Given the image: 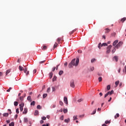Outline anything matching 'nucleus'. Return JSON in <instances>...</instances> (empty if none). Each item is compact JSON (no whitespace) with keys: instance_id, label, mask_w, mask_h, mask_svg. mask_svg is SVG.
<instances>
[{"instance_id":"f257e3e1","label":"nucleus","mask_w":126,"mask_h":126,"mask_svg":"<svg viewBox=\"0 0 126 126\" xmlns=\"http://www.w3.org/2000/svg\"><path fill=\"white\" fill-rule=\"evenodd\" d=\"M75 59L72 60L70 63L68 64V67L69 68H71L72 66L75 65V66H77L78 65V63H79V58H77L75 62Z\"/></svg>"},{"instance_id":"f03ea898","label":"nucleus","mask_w":126,"mask_h":126,"mask_svg":"<svg viewBox=\"0 0 126 126\" xmlns=\"http://www.w3.org/2000/svg\"><path fill=\"white\" fill-rule=\"evenodd\" d=\"M111 49H112V45H109L106 48V54H110L111 53Z\"/></svg>"},{"instance_id":"7ed1b4c3","label":"nucleus","mask_w":126,"mask_h":126,"mask_svg":"<svg viewBox=\"0 0 126 126\" xmlns=\"http://www.w3.org/2000/svg\"><path fill=\"white\" fill-rule=\"evenodd\" d=\"M114 93V91L112 90L111 91H109L107 92L104 95V98H106V97L108 96V95H112Z\"/></svg>"},{"instance_id":"20e7f679","label":"nucleus","mask_w":126,"mask_h":126,"mask_svg":"<svg viewBox=\"0 0 126 126\" xmlns=\"http://www.w3.org/2000/svg\"><path fill=\"white\" fill-rule=\"evenodd\" d=\"M70 87H72V88H74L75 87V85L74 84V81L73 80H72L70 81Z\"/></svg>"},{"instance_id":"39448f33","label":"nucleus","mask_w":126,"mask_h":126,"mask_svg":"<svg viewBox=\"0 0 126 126\" xmlns=\"http://www.w3.org/2000/svg\"><path fill=\"white\" fill-rule=\"evenodd\" d=\"M122 45H123V42L120 41L115 46V48H116V49H119V48H120Z\"/></svg>"},{"instance_id":"423d86ee","label":"nucleus","mask_w":126,"mask_h":126,"mask_svg":"<svg viewBox=\"0 0 126 126\" xmlns=\"http://www.w3.org/2000/svg\"><path fill=\"white\" fill-rule=\"evenodd\" d=\"M61 41H63V36L57 38V42L58 44H60L61 43Z\"/></svg>"},{"instance_id":"0eeeda50","label":"nucleus","mask_w":126,"mask_h":126,"mask_svg":"<svg viewBox=\"0 0 126 126\" xmlns=\"http://www.w3.org/2000/svg\"><path fill=\"white\" fill-rule=\"evenodd\" d=\"M23 107H24V103H22L21 104H20V110L21 112H22V111H23Z\"/></svg>"},{"instance_id":"6e6552de","label":"nucleus","mask_w":126,"mask_h":126,"mask_svg":"<svg viewBox=\"0 0 126 126\" xmlns=\"http://www.w3.org/2000/svg\"><path fill=\"white\" fill-rule=\"evenodd\" d=\"M64 103H65V104H66V105L68 104V101H67V97H64Z\"/></svg>"},{"instance_id":"1a4fd4ad","label":"nucleus","mask_w":126,"mask_h":126,"mask_svg":"<svg viewBox=\"0 0 126 126\" xmlns=\"http://www.w3.org/2000/svg\"><path fill=\"white\" fill-rule=\"evenodd\" d=\"M28 112V109L27 108H25L24 109V112H23V114H27V112Z\"/></svg>"},{"instance_id":"9d476101","label":"nucleus","mask_w":126,"mask_h":126,"mask_svg":"<svg viewBox=\"0 0 126 126\" xmlns=\"http://www.w3.org/2000/svg\"><path fill=\"white\" fill-rule=\"evenodd\" d=\"M118 42H119L118 40H116L114 41L113 43V46H116V45H117V44H118Z\"/></svg>"},{"instance_id":"9b49d317","label":"nucleus","mask_w":126,"mask_h":126,"mask_svg":"<svg viewBox=\"0 0 126 126\" xmlns=\"http://www.w3.org/2000/svg\"><path fill=\"white\" fill-rule=\"evenodd\" d=\"M19 69L20 71H22V70H24V68L22 67V66L20 65L19 66Z\"/></svg>"},{"instance_id":"f8f14e48","label":"nucleus","mask_w":126,"mask_h":126,"mask_svg":"<svg viewBox=\"0 0 126 126\" xmlns=\"http://www.w3.org/2000/svg\"><path fill=\"white\" fill-rule=\"evenodd\" d=\"M126 21V17H124L121 20V22H122V23H124Z\"/></svg>"},{"instance_id":"ddd939ff","label":"nucleus","mask_w":126,"mask_h":126,"mask_svg":"<svg viewBox=\"0 0 126 126\" xmlns=\"http://www.w3.org/2000/svg\"><path fill=\"white\" fill-rule=\"evenodd\" d=\"M114 60H115L116 62H118L119 61V57L118 56H114L113 58Z\"/></svg>"},{"instance_id":"4468645a","label":"nucleus","mask_w":126,"mask_h":126,"mask_svg":"<svg viewBox=\"0 0 126 126\" xmlns=\"http://www.w3.org/2000/svg\"><path fill=\"white\" fill-rule=\"evenodd\" d=\"M27 100L29 101V102H32V98H31V96H28Z\"/></svg>"},{"instance_id":"2eb2a0df","label":"nucleus","mask_w":126,"mask_h":126,"mask_svg":"<svg viewBox=\"0 0 126 126\" xmlns=\"http://www.w3.org/2000/svg\"><path fill=\"white\" fill-rule=\"evenodd\" d=\"M24 123H28V118L25 117L24 118Z\"/></svg>"},{"instance_id":"dca6fc26","label":"nucleus","mask_w":126,"mask_h":126,"mask_svg":"<svg viewBox=\"0 0 126 126\" xmlns=\"http://www.w3.org/2000/svg\"><path fill=\"white\" fill-rule=\"evenodd\" d=\"M101 47H103L102 45V43H101V42H100L99 44H98V49H101Z\"/></svg>"},{"instance_id":"f3484780","label":"nucleus","mask_w":126,"mask_h":126,"mask_svg":"<svg viewBox=\"0 0 126 126\" xmlns=\"http://www.w3.org/2000/svg\"><path fill=\"white\" fill-rule=\"evenodd\" d=\"M110 89H111V85H108L107 86V91H109V90H110Z\"/></svg>"},{"instance_id":"a211bd4d","label":"nucleus","mask_w":126,"mask_h":126,"mask_svg":"<svg viewBox=\"0 0 126 126\" xmlns=\"http://www.w3.org/2000/svg\"><path fill=\"white\" fill-rule=\"evenodd\" d=\"M35 101H33L31 103V106H35Z\"/></svg>"},{"instance_id":"6ab92c4d","label":"nucleus","mask_w":126,"mask_h":126,"mask_svg":"<svg viewBox=\"0 0 126 126\" xmlns=\"http://www.w3.org/2000/svg\"><path fill=\"white\" fill-rule=\"evenodd\" d=\"M9 114L8 113L3 114V117H8Z\"/></svg>"},{"instance_id":"aec40b11","label":"nucleus","mask_w":126,"mask_h":126,"mask_svg":"<svg viewBox=\"0 0 126 126\" xmlns=\"http://www.w3.org/2000/svg\"><path fill=\"white\" fill-rule=\"evenodd\" d=\"M39 111L38 110H35L34 113V116H37V115H38Z\"/></svg>"},{"instance_id":"412c9836","label":"nucleus","mask_w":126,"mask_h":126,"mask_svg":"<svg viewBox=\"0 0 126 126\" xmlns=\"http://www.w3.org/2000/svg\"><path fill=\"white\" fill-rule=\"evenodd\" d=\"M10 71H11L10 69L7 70L6 71V75H7V74H8V73H9V72H10Z\"/></svg>"},{"instance_id":"4be33fe9","label":"nucleus","mask_w":126,"mask_h":126,"mask_svg":"<svg viewBox=\"0 0 126 126\" xmlns=\"http://www.w3.org/2000/svg\"><path fill=\"white\" fill-rule=\"evenodd\" d=\"M105 30L107 31L105 32V33H109V32H110V31H111V30H110L109 28H106V29H105Z\"/></svg>"},{"instance_id":"5701e85b","label":"nucleus","mask_w":126,"mask_h":126,"mask_svg":"<svg viewBox=\"0 0 126 126\" xmlns=\"http://www.w3.org/2000/svg\"><path fill=\"white\" fill-rule=\"evenodd\" d=\"M63 112L64 114H66L67 113V109H63Z\"/></svg>"},{"instance_id":"b1692460","label":"nucleus","mask_w":126,"mask_h":126,"mask_svg":"<svg viewBox=\"0 0 126 126\" xmlns=\"http://www.w3.org/2000/svg\"><path fill=\"white\" fill-rule=\"evenodd\" d=\"M119 84H120V81H117L115 82V85H116V87L118 86Z\"/></svg>"},{"instance_id":"393cba45","label":"nucleus","mask_w":126,"mask_h":126,"mask_svg":"<svg viewBox=\"0 0 126 126\" xmlns=\"http://www.w3.org/2000/svg\"><path fill=\"white\" fill-rule=\"evenodd\" d=\"M96 109H94L93 111V113L91 114V115H95V114H96Z\"/></svg>"},{"instance_id":"a878e982","label":"nucleus","mask_w":126,"mask_h":126,"mask_svg":"<svg viewBox=\"0 0 126 126\" xmlns=\"http://www.w3.org/2000/svg\"><path fill=\"white\" fill-rule=\"evenodd\" d=\"M57 46H58V43L56 42L54 45L53 49H56V48H57Z\"/></svg>"},{"instance_id":"bb28decb","label":"nucleus","mask_w":126,"mask_h":126,"mask_svg":"<svg viewBox=\"0 0 126 126\" xmlns=\"http://www.w3.org/2000/svg\"><path fill=\"white\" fill-rule=\"evenodd\" d=\"M49 77L50 79L53 77V72H50L49 73Z\"/></svg>"},{"instance_id":"cd10ccee","label":"nucleus","mask_w":126,"mask_h":126,"mask_svg":"<svg viewBox=\"0 0 126 126\" xmlns=\"http://www.w3.org/2000/svg\"><path fill=\"white\" fill-rule=\"evenodd\" d=\"M63 70H60L59 72V75H62V74H63Z\"/></svg>"},{"instance_id":"c85d7f7f","label":"nucleus","mask_w":126,"mask_h":126,"mask_svg":"<svg viewBox=\"0 0 126 126\" xmlns=\"http://www.w3.org/2000/svg\"><path fill=\"white\" fill-rule=\"evenodd\" d=\"M48 49V47L45 45H44L42 47V50H47Z\"/></svg>"},{"instance_id":"c756f323","label":"nucleus","mask_w":126,"mask_h":126,"mask_svg":"<svg viewBox=\"0 0 126 126\" xmlns=\"http://www.w3.org/2000/svg\"><path fill=\"white\" fill-rule=\"evenodd\" d=\"M14 106H18V102H17V101H15V102H14Z\"/></svg>"},{"instance_id":"7c9ffc66","label":"nucleus","mask_w":126,"mask_h":126,"mask_svg":"<svg viewBox=\"0 0 126 126\" xmlns=\"http://www.w3.org/2000/svg\"><path fill=\"white\" fill-rule=\"evenodd\" d=\"M120 117V114L119 113L116 114V115L115 116V119H117Z\"/></svg>"},{"instance_id":"2f4dec72","label":"nucleus","mask_w":126,"mask_h":126,"mask_svg":"<svg viewBox=\"0 0 126 126\" xmlns=\"http://www.w3.org/2000/svg\"><path fill=\"white\" fill-rule=\"evenodd\" d=\"M105 124H106V125H108V124H111V121H106L105 122Z\"/></svg>"},{"instance_id":"473e14b6","label":"nucleus","mask_w":126,"mask_h":126,"mask_svg":"<svg viewBox=\"0 0 126 126\" xmlns=\"http://www.w3.org/2000/svg\"><path fill=\"white\" fill-rule=\"evenodd\" d=\"M37 109H38L39 110H41V109H42V107H41L40 105H38L37 106Z\"/></svg>"},{"instance_id":"72a5a7b5","label":"nucleus","mask_w":126,"mask_h":126,"mask_svg":"<svg viewBox=\"0 0 126 126\" xmlns=\"http://www.w3.org/2000/svg\"><path fill=\"white\" fill-rule=\"evenodd\" d=\"M9 126H14V122H11L10 124H9Z\"/></svg>"},{"instance_id":"f704fd0d","label":"nucleus","mask_w":126,"mask_h":126,"mask_svg":"<svg viewBox=\"0 0 126 126\" xmlns=\"http://www.w3.org/2000/svg\"><path fill=\"white\" fill-rule=\"evenodd\" d=\"M52 80L53 81H56V80H57V76H54Z\"/></svg>"},{"instance_id":"c9c22d12","label":"nucleus","mask_w":126,"mask_h":126,"mask_svg":"<svg viewBox=\"0 0 126 126\" xmlns=\"http://www.w3.org/2000/svg\"><path fill=\"white\" fill-rule=\"evenodd\" d=\"M47 96H48V94H43V98H45Z\"/></svg>"},{"instance_id":"e433bc0d","label":"nucleus","mask_w":126,"mask_h":126,"mask_svg":"<svg viewBox=\"0 0 126 126\" xmlns=\"http://www.w3.org/2000/svg\"><path fill=\"white\" fill-rule=\"evenodd\" d=\"M27 67H25V68H24V72H25V73H26V72L28 71H27Z\"/></svg>"},{"instance_id":"4c0bfd02","label":"nucleus","mask_w":126,"mask_h":126,"mask_svg":"<svg viewBox=\"0 0 126 126\" xmlns=\"http://www.w3.org/2000/svg\"><path fill=\"white\" fill-rule=\"evenodd\" d=\"M116 48L114 47V48L112 50V54H114V53H115V52H116Z\"/></svg>"},{"instance_id":"58836bf2","label":"nucleus","mask_w":126,"mask_h":126,"mask_svg":"<svg viewBox=\"0 0 126 126\" xmlns=\"http://www.w3.org/2000/svg\"><path fill=\"white\" fill-rule=\"evenodd\" d=\"M102 47L103 46L106 47V46H108V44H107V43H103L102 44Z\"/></svg>"},{"instance_id":"ea45409f","label":"nucleus","mask_w":126,"mask_h":126,"mask_svg":"<svg viewBox=\"0 0 126 126\" xmlns=\"http://www.w3.org/2000/svg\"><path fill=\"white\" fill-rule=\"evenodd\" d=\"M73 118L74 121L77 120V116H74Z\"/></svg>"},{"instance_id":"a19ab883","label":"nucleus","mask_w":126,"mask_h":126,"mask_svg":"<svg viewBox=\"0 0 126 126\" xmlns=\"http://www.w3.org/2000/svg\"><path fill=\"white\" fill-rule=\"evenodd\" d=\"M60 105H61V106H63V102L62 100L60 101Z\"/></svg>"},{"instance_id":"79ce46f5","label":"nucleus","mask_w":126,"mask_h":126,"mask_svg":"<svg viewBox=\"0 0 126 126\" xmlns=\"http://www.w3.org/2000/svg\"><path fill=\"white\" fill-rule=\"evenodd\" d=\"M50 91H51V88H48L47 90V93H49Z\"/></svg>"},{"instance_id":"37998d69","label":"nucleus","mask_w":126,"mask_h":126,"mask_svg":"<svg viewBox=\"0 0 126 126\" xmlns=\"http://www.w3.org/2000/svg\"><path fill=\"white\" fill-rule=\"evenodd\" d=\"M96 61V59H93L91 60V63H94V62H95Z\"/></svg>"},{"instance_id":"c03bdc74","label":"nucleus","mask_w":126,"mask_h":126,"mask_svg":"<svg viewBox=\"0 0 126 126\" xmlns=\"http://www.w3.org/2000/svg\"><path fill=\"white\" fill-rule=\"evenodd\" d=\"M94 69V68L93 66H92L90 67V70H91V71H93Z\"/></svg>"},{"instance_id":"a18cd8bd","label":"nucleus","mask_w":126,"mask_h":126,"mask_svg":"<svg viewBox=\"0 0 126 126\" xmlns=\"http://www.w3.org/2000/svg\"><path fill=\"white\" fill-rule=\"evenodd\" d=\"M16 112L17 113V114H19V108L16 109Z\"/></svg>"},{"instance_id":"49530a36","label":"nucleus","mask_w":126,"mask_h":126,"mask_svg":"<svg viewBox=\"0 0 126 126\" xmlns=\"http://www.w3.org/2000/svg\"><path fill=\"white\" fill-rule=\"evenodd\" d=\"M24 97L23 96H20V101H23Z\"/></svg>"},{"instance_id":"de8ad7c7","label":"nucleus","mask_w":126,"mask_h":126,"mask_svg":"<svg viewBox=\"0 0 126 126\" xmlns=\"http://www.w3.org/2000/svg\"><path fill=\"white\" fill-rule=\"evenodd\" d=\"M98 81H99V82H101V81H102V77H99L98 78Z\"/></svg>"},{"instance_id":"09e8293b","label":"nucleus","mask_w":126,"mask_h":126,"mask_svg":"<svg viewBox=\"0 0 126 126\" xmlns=\"http://www.w3.org/2000/svg\"><path fill=\"white\" fill-rule=\"evenodd\" d=\"M65 123H68L69 122V119H65L64 120Z\"/></svg>"},{"instance_id":"8fccbe9b","label":"nucleus","mask_w":126,"mask_h":126,"mask_svg":"<svg viewBox=\"0 0 126 126\" xmlns=\"http://www.w3.org/2000/svg\"><path fill=\"white\" fill-rule=\"evenodd\" d=\"M60 120H61V121H63V115H62V116L60 117Z\"/></svg>"},{"instance_id":"3c124183","label":"nucleus","mask_w":126,"mask_h":126,"mask_svg":"<svg viewBox=\"0 0 126 126\" xmlns=\"http://www.w3.org/2000/svg\"><path fill=\"white\" fill-rule=\"evenodd\" d=\"M42 120H43V121H46V119H47L46 118V117H43L41 118Z\"/></svg>"},{"instance_id":"603ef678","label":"nucleus","mask_w":126,"mask_h":126,"mask_svg":"<svg viewBox=\"0 0 126 126\" xmlns=\"http://www.w3.org/2000/svg\"><path fill=\"white\" fill-rule=\"evenodd\" d=\"M82 101H83V99L82 98H81V99L78 100V102L79 103H80V102H82Z\"/></svg>"},{"instance_id":"864d4df0","label":"nucleus","mask_w":126,"mask_h":126,"mask_svg":"<svg viewBox=\"0 0 126 126\" xmlns=\"http://www.w3.org/2000/svg\"><path fill=\"white\" fill-rule=\"evenodd\" d=\"M11 89H12L10 87L9 89L7 90V92H10V90H11Z\"/></svg>"},{"instance_id":"5fc2aeb1","label":"nucleus","mask_w":126,"mask_h":126,"mask_svg":"<svg viewBox=\"0 0 126 126\" xmlns=\"http://www.w3.org/2000/svg\"><path fill=\"white\" fill-rule=\"evenodd\" d=\"M26 74L27 76H28V75H29V71H27V72H26Z\"/></svg>"},{"instance_id":"6e6d98bb","label":"nucleus","mask_w":126,"mask_h":126,"mask_svg":"<svg viewBox=\"0 0 126 126\" xmlns=\"http://www.w3.org/2000/svg\"><path fill=\"white\" fill-rule=\"evenodd\" d=\"M52 91H56V88H55L54 87H52Z\"/></svg>"},{"instance_id":"4d7b16f0","label":"nucleus","mask_w":126,"mask_h":126,"mask_svg":"<svg viewBox=\"0 0 126 126\" xmlns=\"http://www.w3.org/2000/svg\"><path fill=\"white\" fill-rule=\"evenodd\" d=\"M67 66V62H66L64 64V66Z\"/></svg>"},{"instance_id":"13d9d810","label":"nucleus","mask_w":126,"mask_h":126,"mask_svg":"<svg viewBox=\"0 0 126 126\" xmlns=\"http://www.w3.org/2000/svg\"><path fill=\"white\" fill-rule=\"evenodd\" d=\"M45 62H46V60L43 61H41L39 63H45Z\"/></svg>"},{"instance_id":"bf43d9fd","label":"nucleus","mask_w":126,"mask_h":126,"mask_svg":"<svg viewBox=\"0 0 126 126\" xmlns=\"http://www.w3.org/2000/svg\"><path fill=\"white\" fill-rule=\"evenodd\" d=\"M59 66H60V64H58L57 67H56V70H58V69H59Z\"/></svg>"},{"instance_id":"052dcab7","label":"nucleus","mask_w":126,"mask_h":126,"mask_svg":"<svg viewBox=\"0 0 126 126\" xmlns=\"http://www.w3.org/2000/svg\"><path fill=\"white\" fill-rule=\"evenodd\" d=\"M49 125H50V124H47L46 125V124H44L42 126H49Z\"/></svg>"},{"instance_id":"680f3d73","label":"nucleus","mask_w":126,"mask_h":126,"mask_svg":"<svg viewBox=\"0 0 126 126\" xmlns=\"http://www.w3.org/2000/svg\"><path fill=\"white\" fill-rule=\"evenodd\" d=\"M33 73H36V72H37V70L36 69H34L33 71Z\"/></svg>"},{"instance_id":"e2e57ef3","label":"nucleus","mask_w":126,"mask_h":126,"mask_svg":"<svg viewBox=\"0 0 126 126\" xmlns=\"http://www.w3.org/2000/svg\"><path fill=\"white\" fill-rule=\"evenodd\" d=\"M54 70H56V67H54L53 69H52V71H54Z\"/></svg>"},{"instance_id":"0e129e2a","label":"nucleus","mask_w":126,"mask_h":126,"mask_svg":"<svg viewBox=\"0 0 126 126\" xmlns=\"http://www.w3.org/2000/svg\"><path fill=\"white\" fill-rule=\"evenodd\" d=\"M40 124H44V121L41 120L40 121Z\"/></svg>"},{"instance_id":"69168bd1","label":"nucleus","mask_w":126,"mask_h":126,"mask_svg":"<svg viewBox=\"0 0 126 126\" xmlns=\"http://www.w3.org/2000/svg\"><path fill=\"white\" fill-rule=\"evenodd\" d=\"M111 100H112V98L110 97L109 99L108 100V102H111Z\"/></svg>"},{"instance_id":"338daca9","label":"nucleus","mask_w":126,"mask_h":126,"mask_svg":"<svg viewBox=\"0 0 126 126\" xmlns=\"http://www.w3.org/2000/svg\"><path fill=\"white\" fill-rule=\"evenodd\" d=\"M125 72L126 73V65L125 66Z\"/></svg>"},{"instance_id":"774afa93","label":"nucleus","mask_w":126,"mask_h":126,"mask_svg":"<svg viewBox=\"0 0 126 126\" xmlns=\"http://www.w3.org/2000/svg\"><path fill=\"white\" fill-rule=\"evenodd\" d=\"M102 126H107V125H106V124H104L102 125Z\"/></svg>"}]
</instances>
